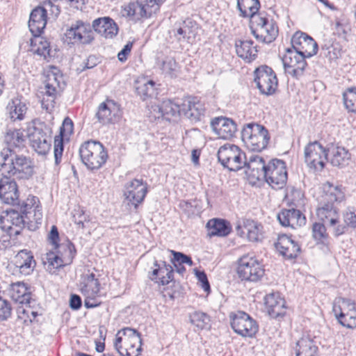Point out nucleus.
I'll return each mask as SVG.
<instances>
[{
	"label": "nucleus",
	"mask_w": 356,
	"mask_h": 356,
	"mask_svg": "<svg viewBox=\"0 0 356 356\" xmlns=\"http://www.w3.org/2000/svg\"><path fill=\"white\" fill-rule=\"evenodd\" d=\"M345 199L344 191L341 186H333L330 182L324 185V195L316 209L318 218L332 229L334 233L335 226L339 223L338 203Z\"/></svg>",
	"instance_id": "obj_1"
},
{
	"label": "nucleus",
	"mask_w": 356,
	"mask_h": 356,
	"mask_svg": "<svg viewBox=\"0 0 356 356\" xmlns=\"http://www.w3.org/2000/svg\"><path fill=\"white\" fill-rule=\"evenodd\" d=\"M2 174L17 179H29L34 172L33 163L29 157L9 149L0 152Z\"/></svg>",
	"instance_id": "obj_2"
},
{
	"label": "nucleus",
	"mask_w": 356,
	"mask_h": 356,
	"mask_svg": "<svg viewBox=\"0 0 356 356\" xmlns=\"http://www.w3.org/2000/svg\"><path fill=\"white\" fill-rule=\"evenodd\" d=\"M114 346L121 356H138L142 351L140 334L131 327L122 328L115 335Z\"/></svg>",
	"instance_id": "obj_3"
},
{
	"label": "nucleus",
	"mask_w": 356,
	"mask_h": 356,
	"mask_svg": "<svg viewBox=\"0 0 356 356\" xmlns=\"http://www.w3.org/2000/svg\"><path fill=\"white\" fill-rule=\"evenodd\" d=\"M79 154L83 163L90 170L100 169L108 157L104 146L96 140L83 143L79 148Z\"/></svg>",
	"instance_id": "obj_4"
},
{
	"label": "nucleus",
	"mask_w": 356,
	"mask_h": 356,
	"mask_svg": "<svg viewBox=\"0 0 356 356\" xmlns=\"http://www.w3.org/2000/svg\"><path fill=\"white\" fill-rule=\"evenodd\" d=\"M241 138L245 147L252 152H261L265 149L270 140L268 131L262 125L249 123L241 131Z\"/></svg>",
	"instance_id": "obj_5"
},
{
	"label": "nucleus",
	"mask_w": 356,
	"mask_h": 356,
	"mask_svg": "<svg viewBox=\"0 0 356 356\" xmlns=\"http://www.w3.org/2000/svg\"><path fill=\"white\" fill-rule=\"evenodd\" d=\"M17 207L19 208V211L10 209L0 218L1 229L8 232L10 236H17L21 233L25 222L24 217L27 218V213L32 209V205L25 202Z\"/></svg>",
	"instance_id": "obj_6"
},
{
	"label": "nucleus",
	"mask_w": 356,
	"mask_h": 356,
	"mask_svg": "<svg viewBox=\"0 0 356 356\" xmlns=\"http://www.w3.org/2000/svg\"><path fill=\"white\" fill-rule=\"evenodd\" d=\"M217 156L221 165L231 171H238L246 163L245 153L238 146L232 144L221 146Z\"/></svg>",
	"instance_id": "obj_7"
},
{
	"label": "nucleus",
	"mask_w": 356,
	"mask_h": 356,
	"mask_svg": "<svg viewBox=\"0 0 356 356\" xmlns=\"http://www.w3.org/2000/svg\"><path fill=\"white\" fill-rule=\"evenodd\" d=\"M263 265L254 257L244 255L238 261L237 273L242 280L256 282L264 275Z\"/></svg>",
	"instance_id": "obj_8"
},
{
	"label": "nucleus",
	"mask_w": 356,
	"mask_h": 356,
	"mask_svg": "<svg viewBox=\"0 0 356 356\" xmlns=\"http://www.w3.org/2000/svg\"><path fill=\"white\" fill-rule=\"evenodd\" d=\"M94 40V34L90 24L77 20L72 23L65 33V40L68 44H89Z\"/></svg>",
	"instance_id": "obj_9"
},
{
	"label": "nucleus",
	"mask_w": 356,
	"mask_h": 356,
	"mask_svg": "<svg viewBox=\"0 0 356 356\" xmlns=\"http://www.w3.org/2000/svg\"><path fill=\"white\" fill-rule=\"evenodd\" d=\"M230 325L233 330L243 337L252 338L259 330L257 322L247 313L237 311L229 315Z\"/></svg>",
	"instance_id": "obj_10"
},
{
	"label": "nucleus",
	"mask_w": 356,
	"mask_h": 356,
	"mask_svg": "<svg viewBox=\"0 0 356 356\" xmlns=\"http://www.w3.org/2000/svg\"><path fill=\"white\" fill-rule=\"evenodd\" d=\"M50 130L44 123H38L29 129V139L33 149L41 155L48 153L51 147Z\"/></svg>",
	"instance_id": "obj_11"
},
{
	"label": "nucleus",
	"mask_w": 356,
	"mask_h": 356,
	"mask_svg": "<svg viewBox=\"0 0 356 356\" xmlns=\"http://www.w3.org/2000/svg\"><path fill=\"white\" fill-rule=\"evenodd\" d=\"M265 179L266 182L275 189L282 188L287 181V171L285 163L280 159H273L266 169Z\"/></svg>",
	"instance_id": "obj_12"
},
{
	"label": "nucleus",
	"mask_w": 356,
	"mask_h": 356,
	"mask_svg": "<svg viewBox=\"0 0 356 356\" xmlns=\"http://www.w3.org/2000/svg\"><path fill=\"white\" fill-rule=\"evenodd\" d=\"M254 82L260 92L264 95H273L277 88V79L270 67L262 65L254 71Z\"/></svg>",
	"instance_id": "obj_13"
},
{
	"label": "nucleus",
	"mask_w": 356,
	"mask_h": 356,
	"mask_svg": "<svg viewBox=\"0 0 356 356\" xmlns=\"http://www.w3.org/2000/svg\"><path fill=\"white\" fill-rule=\"evenodd\" d=\"M305 161L310 168L322 170L327 161V150L318 141L309 143L305 147Z\"/></svg>",
	"instance_id": "obj_14"
},
{
	"label": "nucleus",
	"mask_w": 356,
	"mask_h": 356,
	"mask_svg": "<svg viewBox=\"0 0 356 356\" xmlns=\"http://www.w3.org/2000/svg\"><path fill=\"white\" fill-rule=\"evenodd\" d=\"M150 112L154 119L175 121L181 115V99L164 100L159 105L152 106Z\"/></svg>",
	"instance_id": "obj_15"
},
{
	"label": "nucleus",
	"mask_w": 356,
	"mask_h": 356,
	"mask_svg": "<svg viewBox=\"0 0 356 356\" xmlns=\"http://www.w3.org/2000/svg\"><path fill=\"white\" fill-rule=\"evenodd\" d=\"M305 58L302 54L292 48L286 49L282 57V63L286 72L296 79L301 76L307 65Z\"/></svg>",
	"instance_id": "obj_16"
},
{
	"label": "nucleus",
	"mask_w": 356,
	"mask_h": 356,
	"mask_svg": "<svg viewBox=\"0 0 356 356\" xmlns=\"http://www.w3.org/2000/svg\"><path fill=\"white\" fill-rule=\"evenodd\" d=\"M292 49L302 54L305 58H310L318 51L315 40L305 33L298 31L291 38Z\"/></svg>",
	"instance_id": "obj_17"
},
{
	"label": "nucleus",
	"mask_w": 356,
	"mask_h": 356,
	"mask_svg": "<svg viewBox=\"0 0 356 356\" xmlns=\"http://www.w3.org/2000/svg\"><path fill=\"white\" fill-rule=\"evenodd\" d=\"M147 193V185L143 179H134L125 186L124 196L136 209L143 202Z\"/></svg>",
	"instance_id": "obj_18"
},
{
	"label": "nucleus",
	"mask_w": 356,
	"mask_h": 356,
	"mask_svg": "<svg viewBox=\"0 0 356 356\" xmlns=\"http://www.w3.org/2000/svg\"><path fill=\"white\" fill-rule=\"evenodd\" d=\"M96 116L102 124L115 123L121 118L120 106L113 100L106 99L99 104Z\"/></svg>",
	"instance_id": "obj_19"
},
{
	"label": "nucleus",
	"mask_w": 356,
	"mask_h": 356,
	"mask_svg": "<svg viewBox=\"0 0 356 356\" xmlns=\"http://www.w3.org/2000/svg\"><path fill=\"white\" fill-rule=\"evenodd\" d=\"M206 112L204 104L195 97L181 99V115L192 122L200 121Z\"/></svg>",
	"instance_id": "obj_20"
},
{
	"label": "nucleus",
	"mask_w": 356,
	"mask_h": 356,
	"mask_svg": "<svg viewBox=\"0 0 356 356\" xmlns=\"http://www.w3.org/2000/svg\"><path fill=\"white\" fill-rule=\"evenodd\" d=\"M0 199L5 204L19 206L17 185L11 177L6 175L0 179Z\"/></svg>",
	"instance_id": "obj_21"
},
{
	"label": "nucleus",
	"mask_w": 356,
	"mask_h": 356,
	"mask_svg": "<svg viewBox=\"0 0 356 356\" xmlns=\"http://www.w3.org/2000/svg\"><path fill=\"white\" fill-rule=\"evenodd\" d=\"M275 248L280 254L286 259H296L301 251L300 245L291 236L286 234L278 237Z\"/></svg>",
	"instance_id": "obj_22"
},
{
	"label": "nucleus",
	"mask_w": 356,
	"mask_h": 356,
	"mask_svg": "<svg viewBox=\"0 0 356 356\" xmlns=\"http://www.w3.org/2000/svg\"><path fill=\"white\" fill-rule=\"evenodd\" d=\"M212 130L222 139H229L233 137L236 131V124L231 119L218 117L211 120Z\"/></svg>",
	"instance_id": "obj_23"
},
{
	"label": "nucleus",
	"mask_w": 356,
	"mask_h": 356,
	"mask_svg": "<svg viewBox=\"0 0 356 356\" xmlns=\"http://www.w3.org/2000/svg\"><path fill=\"white\" fill-rule=\"evenodd\" d=\"M149 277L159 284L167 285L174 279L173 268L165 261L158 263L156 261L152 272L149 273Z\"/></svg>",
	"instance_id": "obj_24"
},
{
	"label": "nucleus",
	"mask_w": 356,
	"mask_h": 356,
	"mask_svg": "<svg viewBox=\"0 0 356 356\" xmlns=\"http://www.w3.org/2000/svg\"><path fill=\"white\" fill-rule=\"evenodd\" d=\"M277 220L283 227L296 229L306 223V218L300 210L295 209H283L277 214Z\"/></svg>",
	"instance_id": "obj_25"
},
{
	"label": "nucleus",
	"mask_w": 356,
	"mask_h": 356,
	"mask_svg": "<svg viewBox=\"0 0 356 356\" xmlns=\"http://www.w3.org/2000/svg\"><path fill=\"white\" fill-rule=\"evenodd\" d=\"M268 314L273 318L282 317L286 314L285 300L279 293L267 294L264 298Z\"/></svg>",
	"instance_id": "obj_26"
},
{
	"label": "nucleus",
	"mask_w": 356,
	"mask_h": 356,
	"mask_svg": "<svg viewBox=\"0 0 356 356\" xmlns=\"http://www.w3.org/2000/svg\"><path fill=\"white\" fill-rule=\"evenodd\" d=\"M47 24V10L43 7H37L30 14L29 27L34 36L40 35Z\"/></svg>",
	"instance_id": "obj_27"
},
{
	"label": "nucleus",
	"mask_w": 356,
	"mask_h": 356,
	"mask_svg": "<svg viewBox=\"0 0 356 356\" xmlns=\"http://www.w3.org/2000/svg\"><path fill=\"white\" fill-rule=\"evenodd\" d=\"M73 130V122L72 121L66 118L63 122V126L60 128V135L57 136L54 138V158L55 163L58 165L62 159L63 152V138L70 134Z\"/></svg>",
	"instance_id": "obj_28"
},
{
	"label": "nucleus",
	"mask_w": 356,
	"mask_h": 356,
	"mask_svg": "<svg viewBox=\"0 0 356 356\" xmlns=\"http://www.w3.org/2000/svg\"><path fill=\"white\" fill-rule=\"evenodd\" d=\"M92 29L105 37L111 38L117 35L118 28L115 22L110 17L98 18L93 21Z\"/></svg>",
	"instance_id": "obj_29"
},
{
	"label": "nucleus",
	"mask_w": 356,
	"mask_h": 356,
	"mask_svg": "<svg viewBox=\"0 0 356 356\" xmlns=\"http://www.w3.org/2000/svg\"><path fill=\"white\" fill-rule=\"evenodd\" d=\"M14 264L23 275H29L35 266V261L31 251L20 250L15 257Z\"/></svg>",
	"instance_id": "obj_30"
},
{
	"label": "nucleus",
	"mask_w": 356,
	"mask_h": 356,
	"mask_svg": "<svg viewBox=\"0 0 356 356\" xmlns=\"http://www.w3.org/2000/svg\"><path fill=\"white\" fill-rule=\"evenodd\" d=\"M10 298L16 302L22 305H29L31 301V293L26 284L23 282H17L10 285Z\"/></svg>",
	"instance_id": "obj_31"
},
{
	"label": "nucleus",
	"mask_w": 356,
	"mask_h": 356,
	"mask_svg": "<svg viewBox=\"0 0 356 356\" xmlns=\"http://www.w3.org/2000/svg\"><path fill=\"white\" fill-rule=\"evenodd\" d=\"M247 170L245 173L248 176L261 180L265 175L267 165L265 163L264 159L259 156H250L249 161H246L244 165Z\"/></svg>",
	"instance_id": "obj_32"
},
{
	"label": "nucleus",
	"mask_w": 356,
	"mask_h": 356,
	"mask_svg": "<svg viewBox=\"0 0 356 356\" xmlns=\"http://www.w3.org/2000/svg\"><path fill=\"white\" fill-rule=\"evenodd\" d=\"M252 34L257 40L264 42L270 43L275 40L278 35V28L272 20L265 26L256 30H252Z\"/></svg>",
	"instance_id": "obj_33"
},
{
	"label": "nucleus",
	"mask_w": 356,
	"mask_h": 356,
	"mask_svg": "<svg viewBox=\"0 0 356 356\" xmlns=\"http://www.w3.org/2000/svg\"><path fill=\"white\" fill-rule=\"evenodd\" d=\"M24 136L19 129L8 130L4 136L6 146L2 149H9L19 152L24 147Z\"/></svg>",
	"instance_id": "obj_34"
},
{
	"label": "nucleus",
	"mask_w": 356,
	"mask_h": 356,
	"mask_svg": "<svg viewBox=\"0 0 356 356\" xmlns=\"http://www.w3.org/2000/svg\"><path fill=\"white\" fill-rule=\"evenodd\" d=\"M252 40H237L235 43L237 55L246 62L254 60L257 56V46H253Z\"/></svg>",
	"instance_id": "obj_35"
},
{
	"label": "nucleus",
	"mask_w": 356,
	"mask_h": 356,
	"mask_svg": "<svg viewBox=\"0 0 356 356\" xmlns=\"http://www.w3.org/2000/svg\"><path fill=\"white\" fill-rule=\"evenodd\" d=\"M343 222L339 223L335 226L334 236L338 237L345 234L348 227L356 228V209L353 207H348L343 212Z\"/></svg>",
	"instance_id": "obj_36"
},
{
	"label": "nucleus",
	"mask_w": 356,
	"mask_h": 356,
	"mask_svg": "<svg viewBox=\"0 0 356 356\" xmlns=\"http://www.w3.org/2000/svg\"><path fill=\"white\" fill-rule=\"evenodd\" d=\"M328 151L330 152L332 157L330 162L332 165L339 168H343L349 164L350 161V154L343 147L332 145Z\"/></svg>",
	"instance_id": "obj_37"
},
{
	"label": "nucleus",
	"mask_w": 356,
	"mask_h": 356,
	"mask_svg": "<svg viewBox=\"0 0 356 356\" xmlns=\"http://www.w3.org/2000/svg\"><path fill=\"white\" fill-rule=\"evenodd\" d=\"M197 26L191 20L184 21L179 27L173 29L174 36L179 42L187 41L192 42V39L195 38V31Z\"/></svg>",
	"instance_id": "obj_38"
},
{
	"label": "nucleus",
	"mask_w": 356,
	"mask_h": 356,
	"mask_svg": "<svg viewBox=\"0 0 356 356\" xmlns=\"http://www.w3.org/2000/svg\"><path fill=\"white\" fill-rule=\"evenodd\" d=\"M208 235L209 236H226L232 230L229 223L223 219H211L207 224Z\"/></svg>",
	"instance_id": "obj_39"
},
{
	"label": "nucleus",
	"mask_w": 356,
	"mask_h": 356,
	"mask_svg": "<svg viewBox=\"0 0 356 356\" xmlns=\"http://www.w3.org/2000/svg\"><path fill=\"white\" fill-rule=\"evenodd\" d=\"M6 108L10 119L13 121L22 120L28 109L26 104L22 102L21 97L12 99Z\"/></svg>",
	"instance_id": "obj_40"
},
{
	"label": "nucleus",
	"mask_w": 356,
	"mask_h": 356,
	"mask_svg": "<svg viewBox=\"0 0 356 356\" xmlns=\"http://www.w3.org/2000/svg\"><path fill=\"white\" fill-rule=\"evenodd\" d=\"M53 250L57 252L65 265L71 264L76 254L74 244L68 240L55 245Z\"/></svg>",
	"instance_id": "obj_41"
},
{
	"label": "nucleus",
	"mask_w": 356,
	"mask_h": 356,
	"mask_svg": "<svg viewBox=\"0 0 356 356\" xmlns=\"http://www.w3.org/2000/svg\"><path fill=\"white\" fill-rule=\"evenodd\" d=\"M243 227L247 231V237L250 241H261L264 238L263 226L261 223L252 220H245Z\"/></svg>",
	"instance_id": "obj_42"
},
{
	"label": "nucleus",
	"mask_w": 356,
	"mask_h": 356,
	"mask_svg": "<svg viewBox=\"0 0 356 356\" xmlns=\"http://www.w3.org/2000/svg\"><path fill=\"white\" fill-rule=\"evenodd\" d=\"M318 347L309 337H302L296 343V356H316Z\"/></svg>",
	"instance_id": "obj_43"
},
{
	"label": "nucleus",
	"mask_w": 356,
	"mask_h": 356,
	"mask_svg": "<svg viewBox=\"0 0 356 356\" xmlns=\"http://www.w3.org/2000/svg\"><path fill=\"white\" fill-rule=\"evenodd\" d=\"M125 10L129 16L139 15L140 17H148L154 13V9L149 8L148 5L143 0H140V2L137 1L129 3Z\"/></svg>",
	"instance_id": "obj_44"
},
{
	"label": "nucleus",
	"mask_w": 356,
	"mask_h": 356,
	"mask_svg": "<svg viewBox=\"0 0 356 356\" xmlns=\"http://www.w3.org/2000/svg\"><path fill=\"white\" fill-rule=\"evenodd\" d=\"M237 7L243 17H252L257 13L260 3L259 0H238Z\"/></svg>",
	"instance_id": "obj_45"
},
{
	"label": "nucleus",
	"mask_w": 356,
	"mask_h": 356,
	"mask_svg": "<svg viewBox=\"0 0 356 356\" xmlns=\"http://www.w3.org/2000/svg\"><path fill=\"white\" fill-rule=\"evenodd\" d=\"M82 284V292L91 294L92 296H95L99 292L100 284L93 272L89 273L84 276Z\"/></svg>",
	"instance_id": "obj_46"
},
{
	"label": "nucleus",
	"mask_w": 356,
	"mask_h": 356,
	"mask_svg": "<svg viewBox=\"0 0 356 356\" xmlns=\"http://www.w3.org/2000/svg\"><path fill=\"white\" fill-rule=\"evenodd\" d=\"M31 51L40 56L47 58L50 54V47L49 42L44 38L40 37V35L34 36L31 40Z\"/></svg>",
	"instance_id": "obj_47"
},
{
	"label": "nucleus",
	"mask_w": 356,
	"mask_h": 356,
	"mask_svg": "<svg viewBox=\"0 0 356 356\" xmlns=\"http://www.w3.org/2000/svg\"><path fill=\"white\" fill-rule=\"evenodd\" d=\"M136 92L138 95L145 100L147 98L154 97L156 95L155 82L149 80L145 82L137 81Z\"/></svg>",
	"instance_id": "obj_48"
},
{
	"label": "nucleus",
	"mask_w": 356,
	"mask_h": 356,
	"mask_svg": "<svg viewBox=\"0 0 356 356\" xmlns=\"http://www.w3.org/2000/svg\"><path fill=\"white\" fill-rule=\"evenodd\" d=\"M343 102L349 112L356 113V88H350L343 94Z\"/></svg>",
	"instance_id": "obj_49"
},
{
	"label": "nucleus",
	"mask_w": 356,
	"mask_h": 356,
	"mask_svg": "<svg viewBox=\"0 0 356 356\" xmlns=\"http://www.w3.org/2000/svg\"><path fill=\"white\" fill-rule=\"evenodd\" d=\"M190 318L191 323L200 329L207 328L209 325L210 318L206 313L195 312L191 315Z\"/></svg>",
	"instance_id": "obj_50"
},
{
	"label": "nucleus",
	"mask_w": 356,
	"mask_h": 356,
	"mask_svg": "<svg viewBox=\"0 0 356 356\" xmlns=\"http://www.w3.org/2000/svg\"><path fill=\"white\" fill-rule=\"evenodd\" d=\"M312 236L315 241L323 243L328 238L325 223L315 222L312 225Z\"/></svg>",
	"instance_id": "obj_51"
},
{
	"label": "nucleus",
	"mask_w": 356,
	"mask_h": 356,
	"mask_svg": "<svg viewBox=\"0 0 356 356\" xmlns=\"http://www.w3.org/2000/svg\"><path fill=\"white\" fill-rule=\"evenodd\" d=\"M46 259L49 265L51 266L53 268H58L65 266L59 255L53 249L47 253Z\"/></svg>",
	"instance_id": "obj_52"
},
{
	"label": "nucleus",
	"mask_w": 356,
	"mask_h": 356,
	"mask_svg": "<svg viewBox=\"0 0 356 356\" xmlns=\"http://www.w3.org/2000/svg\"><path fill=\"white\" fill-rule=\"evenodd\" d=\"M12 308L10 302L0 296V321H6L10 317Z\"/></svg>",
	"instance_id": "obj_53"
},
{
	"label": "nucleus",
	"mask_w": 356,
	"mask_h": 356,
	"mask_svg": "<svg viewBox=\"0 0 356 356\" xmlns=\"http://www.w3.org/2000/svg\"><path fill=\"white\" fill-rule=\"evenodd\" d=\"M177 64L174 58H167L163 61L161 69L164 73L172 76L177 70Z\"/></svg>",
	"instance_id": "obj_54"
},
{
	"label": "nucleus",
	"mask_w": 356,
	"mask_h": 356,
	"mask_svg": "<svg viewBox=\"0 0 356 356\" xmlns=\"http://www.w3.org/2000/svg\"><path fill=\"white\" fill-rule=\"evenodd\" d=\"M52 79L55 81H56V78L54 75H52V79L51 76L49 75L42 95L53 96L56 97L57 86L58 84L57 83L56 86H55L54 83H51Z\"/></svg>",
	"instance_id": "obj_55"
},
{
	"label": "nucleus",
	"mask_w": 356,
	"mask_h": 356,
	"mask_svg": "<svg viewBox=\"0 0 356 356\" xmlns=\"http://www.w3.org/2000/svg\"><path fill=\"white\" fill-rule=\"evenodd\" d=\"M171 252L173 254V263L182 265L186 264L190 266H193V262L189 256L174 250H172Z\"/></svg>",
	"instance_id": "obj_56"
},
{
	"label": "nucleus",
	"mask_w": 356,
	"mask_h": 356,
	"mask_svg": "<svg viewBox=\"0 0 356 356\" xmlns=\"http://www.w3.org/2000/svg\"><path fill=\"white\" fill-rule=\"evenodd\" d=\"M345 316L340 318L339 323L343 327L348 328H355L356 327V314H353L352 312L350 314L346 315L344 314Z\"/></svg>",
	"instance_id": "obj_57"
},
{
	"label": "nucleus",
	"mask_w": 356,
	"mask_h": 356,
	"mask_svg": "<svg viewBox=\"0 0 356 356\" xmlns=\"http://www.w3.org/2000/svg\"><path fill=\"white\" fill-rule=\"evenodd\" d=\"M194 273L198 281L201 282L202 288L207 292L210 291V284L207 276L204 271H200L197 268L194 269Z\"/></svg>",
	"instance_id": "obj_58"
},
{
	"label": "nucleus",
	"mask_w": 356,
	"mask_h": 356,
	"mask_svg": "<svg viewBox=\"0 0 356 356\" xmlns=\"http://www.w3.org/2000/svg\"><path fill=\"white\" fill-rule=\"evenodd\" d=\"M56 97L42 95L41 106L47 113H51L55 106Z\"/></svg>",
	"instance_id": "obj_59"
},
{
	"label": "nucleus",
	"mask_w": 356,
	"mask_h": 356,
	"mask_svg": "<svg viewBox=\"0 0 356 356\" xmlns=\"http://www.w3.org/2000/svg\"><path fill=\"white\" fill-rule=\"evenodd\" d=\"M339 301L341 302V307L345 312L356 314V303L355 301L343 298H340Z\"/></svg>",
	"instance_id": "obj_60"
},
{
	"label": "nucleus",
	"mask_w": 356,
	"mask_h": 356,
	"mask_svg": "<svg viewBox=\"0 0 356 356\" xmlns=\"http://www.w3.org/2000/svg\"><path fill=\"white\" fill-rule=\"evenodd\" d=\"M322 50L324 51V56L330 60H335L340 56V51L332 45L327 47L325 49L323 47Z\"/></svg>",
	"instance_id": "obj_61"
},
{
	"label": "nucleus",
	"mask_w": 356,
	"mask_h": 356,
	"mask_svg": "<svg viewBox=\"0 0 356 356\" xmlns=\"http://www.w3.org/2000/svg\"><path fill=\"white\" fill-rule=\"evenodd\" d=\"M341 307L342 304L341 302L339 301V298L337 300H336L333 305L332 311L338 321H339L340 318L345 316L344 314H350L348 312H345Z\"/></svg>",
	"instance_id": "obj_62"
},
{
	"label": "nucleus",
	"mask_w": 356,
	"mask_h": 356,
	"mask_svg": "<svg viewBox=\"0 0 356 356\" xmlns=\"http://www.w3.org/2000/svg\"><path fill=\"white\" fill-rule=\"evenodd\" d=\"M133 47V42H129L125 44L123 49L118 53V58L120 61L124 62L127 59V56L130 54Z\"/></svg>",
	"instance_id": "obj_63"
},
{
	"label": "nucleus",
	"mask_w": 356,
	"mask_h": 356,
	"mask_svg": "<svg viewBox=\"0 0 356 356\" xmlns=\"http://www.w3.org/2000/svg\"><path fill=\"white\" fill-rule=\"evenodd\" d=\"M48 241L53 247L58 244L59 234L56 226L53 225L48 235Z\"/></svg>",
	"instance_id": "obj_64"
}]
</instances>
